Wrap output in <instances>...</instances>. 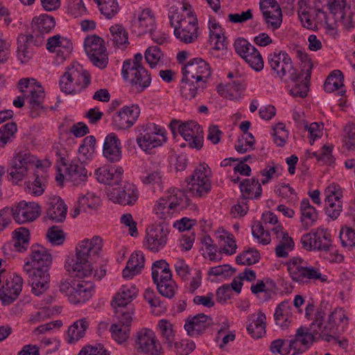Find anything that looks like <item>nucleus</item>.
<instances>
[{"label":"nucleus","mask_w":355,"mask_h":355,"mask_svg":"<svg viewBox=\"0 0 355 355\" xmlns=\"http://www.w3.org/2000/svg\"><path fill=\"white\" fill-rule=\"evenodd\" d=\"M103 239L95 236L91 239H84L76 248L75 258L66 260L64 268L71 275L78 278L92 276L94 267L92 262V254H98L102 249Z\"/></svg>","instance_id":"nucleus-1"},{"label":"nucleus","mask_w":355,"mask_h":355,"mask_svg":"<svg viewBox=\"0 0 355 355\" xmlns=\"http://www.w3.org/2000/svg\"><path fill=\"white\" fill-rule=\"evenodd\" d=\"M188 3L171 6L168 17L171 25L174 27V35L180 42L189 44L198 37V20L190 10Z\"/></svg>","instance_id":"nucleus-2"},{"label":"nucleus","mask_w":355,"mask_h":355,"mask_svg":"<svg viewBox=\"0 0 355 355\" xmlns=\"http://www.w3.org/2000/svg\"><path fill=\"white\" fill-rule=\"evenodd\" d=\"M324 313L318 311L315 319L311 324L310 329L318 337L327 342L337 340L334 336L340 331H343L348 324V318L345 311L342 308L335 309L329 315L328 321L323 325Z\"/></svg>","instance_id":"nucleus-3"},{"label":"nucleus","mask_w":355,"mask_h":355,"mask_svg":"<svg viewBox=\"0 0 355 355\" xmlns=\"http://www.w3.org/2000/svg\"><path fill=\"white\" fill-rule=\"evenodd\" d=\"M42 166V161L28 149H17L8 162V177L13 184H17L26 179L34 168L38 169Z\"/></svg>","instance_id":"nucleus-4"},{"label":"nucleus","mask_w":355,"mask_h":355,"mask_svg":"<svg viewBox=\"0 0 355 355\" xmlns=\"http://www.w3.org/2000/svg\"><path fill=\"white\" fill-rule=\"evenodd\" d=\"M286 266L290 277L296 283L304 284L317 280L322 283L327 282V275L322 274L319 268L308 266L307 263L300 257L290 259Z\"/></svg>","instance_id":"nucleus-5"},{"label":"nucleus","mask_w":355,"mask_h":355,"mask_svg":"<svg viewBox=\"0 0 355 355\" xmlns=\"http://www.w3.org/2000/svg\"><path fill=\"white\" fill-rule=\"evenodd\" d=\"M89 83V76L81 65L71 64L60 80L61 90L66 94H75Z\"/></svg>","instance_id":"nucleus-6"},{"label":"nucleus","mask_w":355,"mask_h":355,"mask_svg":"<svg viewBox=\"0 0 355 355\" xmlns=\"http://www.w3.org/2000/svg\"><path fill=\"white\" fill-rule=\"evenodd\" d=\"M170 128L173 134L179 132L182 138L188 142L191 148L200 149L203 144V131L201 126L196 121L182 122L173 119L170 123Z\"/></svg>","instance_id":"nucleus-7"},{"label":"nucleus","mask_w":355,"mask_h":355,"mask_svg":"<svg viewBox=\"0 0 355 355\" xmlns=\"http://www.w3.org/2000/svg\"><path fill=\"white\" fill-rule=\"evenodd\" d=\"M19 91L22 94L31 108V115L36 116L33 110H40L43 108L44 90L42 85L34 78H21L17 84Z\"/></svg>","instance_id":"nucleus-8"},{"label":"nucleus","mask_w":355,"mask_h":355,"mask_svg":"<svg viewBox=\"0 0 355 355\" xmlns=\"http://www.w3.org/2000/svg\"><path fill=\"white\" fill-rule=\"evenodd\" d=\"M137 143L144 151L162 146L166 141L164 128L155 123H147L141 127Z\"/></svg>","instance_id":"nucleus-9"},{"label":"nucleus","mask_w":355,"mask_h":355,"mask_svg":"<svg viewBox=\"0 0 355 355\" xmlns=\"http://www.w3.org/2000/svg\"><path fill=\"white\" fill-rule=\"evenodd\" d=\"M135 348L145 355H162L164 349L155 332L148 328L139 329L135 334Z\"/></svg>","instance_id":"nucleus-10"},{"label":"nucleus","mask_w":355,"mask_h":355,"mask_svg":"<svg viewBox=\"0 0 355 355\" xmlns=\"http://www.w3.org/2000/svg\"><path fill=\"white\" fill-rule=\"evenodd\" d=\"M85 51L92 63L100 68L105 69L108 64V53L104 40L96 35L87 36L84 42Z\"/></svg>","instance_id":"nucleus-11"},{"label":"nucleus","mask_w":355,"mask_h":355,"mask_svg":"<svg viewBox=\"0 0 355 355\" xmlns=\"http://www.w3.org/2000/svg\"><path fill=\"white\" fill-rule=\"evenodd\" d=\"M268 62L274 73L281 78L286 76H288L293 81L300 78L298 71L293 67L291 58L285 51L274 52L269 54Z\"/></svg>","instance_id":"nucleus-12"},{"label":"nucleus","mask_w":355,"mask_h":355,"mask_svg":"<svg viewBox=\"0 0 355 355\" xmlns=\"http://www.w3.org/2000/svg\"><path fill=\"white\" fill-rule=\"evenodd\" d=\"M310 6L298 8V17L302 26L308 29H313L315 25L314 21H316L320 24H324L326 28L329 31H335L337 18L335 17L334 21L329 20V17L319 8H316L314 14L311 12Z\"/></svg>","instance_id":"nucleus-13"},{"label":"nucleus","mask_w":355,"mask_h":355,"mask_svg":"<svg viewBox=\"0 0 355 355\" xmlns=\"http://www.w3.org/2000/svg\"><path fill=\"white\" fill-rule=\"evenodd\" d=\"M107 195L115 203L132 205L138 199L139 192L135 184L126 182L123 187H108Z\"/></svg>","instance_id":"nucleus-14"},{"label":"nucleus","mask_w":355,"mask_h":355,"mask_svg":"<svg viewBox=\"0 0 355 355\" xmlns=\"http://www.w3.org/2000/svg\"><path fill=\"white\" fill-rule=\"evenodd\" d=\"M24 271L28 275L34 295L39 296L49 288L50 275L47 268H33L28 263H25Z\"/></svg>","instance_id":"nucleus-15"},{"label":"nucleus","mask_w":355,"mask_h":355,"mask_svg":"<svg viewBox=\"0 0 355 355\" xmlns=\"http://www.w3.org/2000/svg\"><path fill=\"white\" fill-rule=\"evenodd\" d=\"M211 75L209 64L201 58H194L190 60L182 68V76L186 80H195L198 83L205 81Z\"/></svg>","instance_id":"nucleus-16"},{"label":"nucleus","mask_w":355,"mask_h":355,"mask_svg":"<svg viewBox=\"0 0 355 355\" xmlns=\"http://www.w3.org/2000/svg\"><path fill=\"white\" fill-rule=\"evenodd\" d=\"M10 210L12 218L19 224L33 221L41 213V207L37 203L24 200L19 202Z\"/></svg>","instance_id":"nucleus-17"},{"label":"nucleus","mask_w":355,"mask_h":355,"mask_svg":"<svg viewBox=\"0 0 355 355\" xmlns=\"http://www.w3.org/2000/svg\"><path fill=\"white\" fill-rule=\"evenodd\" d=\"M209 169L205 165H200L194 171L189 183L190 192L196 197L207 194L211 188L209 179Z\"/></svg>","instance_id":"nucleus-18"},{"label":"nucleus","mask_w":355,"mask_h":355,"mask_svg":"<svg viewBox=\"0 0 355 355\" xmlns=\"http://www.w3.org/2000/svg\"><path fill=\"white\" fill-rule=\"evenodd\" d=\"M46 49L55 54V62L61 64L69 57L73 46L69 39L56 35L48 39Z\"/></svg>","instance_id":"nucleus-19"},{"label":"nucleus","mask_w":355,"mask_h":355,"mask_svg":"<svg viewBox=\"0 0 355 355\" xmlns=\"http://www.w3.org/2000/svg\"><path fill=\"white\" fill-rule=\"evenodd\" d=\"M122 73L125 78L130 79L131 83L135 85L139 92L148 87L151 83L150 75L144 67L131 68L129 60L123 62Z\"/></svg>","instance_id":"nucleus-20"},{"label":"nucleus","mask_w":355,"mask_h":355,"mask_svg":"<svg viewBox=\"0 0 355 355\" xmlns=\"http://www.w3.org/2000/svg\"><path fill=\"white\" fill-rule=\"evenodd\" d=\"M139 113L140 110L138 106H124L112 115V124L119 130L128 129L135 123Z\"/></svg>","instance_id":"nucleus-21"},{"label":"nucleus","mask_w":355,"mask_h":355,"mask_svg":"<svg viewBox=\"0 0 355 355\" xmlns=\"http://www.w3.org/2000/svg\"><path fill=\"white\" fill-rule=\"evenodd\" d=\"M24 281L17 275H13L8 278L0 288V300L4 305L12 303L21 292Z\"/></svg>","instance_id":"nucleus-22"},{"label":"nucleus","mask_w":355,"mask_h":355,"mask_svg":"<svg viewBox=\"0 0 355 355\" xmlns=\"http://www.w3.org/2000/svg\"><path fill=\"white\" fill-rule=\"evenodd\" d=\"M168 231L166 225L158 224L147 232L146 243L147 248L153 252H158L166 244Z\"/></svg>","instance_id":"nucleus-23"},{"label":"nucleus","mask_w":355,"mask_h":355,"mask_svg":"<svg viewBox=\"0 0 355 355\" xmlns=\"http://www.w3.org/2000/svg\"><path fill=\"white\" fill-rule=\"evenodd\" d=\"M157 328L163 342L167 345L168 348L181 354L185 353V352L178 349L182 346L181 344H175L177 341L175 331L173 329V324L169 320L166 319L159 320L157 322ZM187 345L189 346V349L187 350L186 352L190 351L193 347V344H189Z\"/></svg>","instance_id":"nucleus-24"},{"label":"nucleus","mask_w":355,"mask_h":355,"mask_svg":"<svg viewBox=\"0 0 355 355\" xmlns=\"http://www.w3.org/2000/svg\"><path fill=\"white\" fill-rule=\"evenodd\" d=\"M212 323L211 318L199 313L186 320L184 329L189 336L195 337L202 334Z\"/></svg>","instance_id":"nucleus-25"},{"label":"nucleus","mask_w":355,"mask_h":355,"mask_svg":"<svg viewBox=\"0 0 355 355\" xmlns=\"http://www.w3.org/2000/svg\"><path fill=\"white\" fill-rule=\"evenodd\" d=\"M30 267L33 268H47L49 269L52 262V257L49 252L40 245H33L31 248Z\"/></svg>","instance_id":"nucleus-26"},{"label":"nucleus","mask_w":355,"mask_h":355,"mask_svg":"<svg viewBox=\"0 0 355 355\" xmlns=\"http://www.w3.org/2000/svg\"><path fill=\"white\" fill-rule=\"evenodd\" d=\"M155 27L154 15L149 9L144 10L132 21V30L138 35L153 31Z\"/></svg>","instance_id":"nucleus-27"},{"label":"nucleus","mask_w":355,"mask_h":355,"mask_svg":"<svg viewBox=\"0 0 355 355\" xmlns=\"http://www.w3.org/2000/svg\"><path fill=\"white\" fill-rule=\"evenodd\" d=\"M103 154L112 162H118L121 158V144L115 133L108 134L104 141Z\"/></svg>","instance_id":"nucleus-28"},{"label":"nucleus","mask_w":355,"mask_h":355,"mask_svg":"<svg viewBox=\"0 0 355 355\" xmlns=\"http://www.w3.org/2000/svg\"><path fill=\"white\" fill-rule=\"evenodd\" d=\"M67 207L64 202L58 196L49 198L46 216L55 223L62 222L67 215Z\"/></svg>","instance_id":"nucleus-29"},{"label":"nucleus","mask_w":355,"mask_h":355,"mask_svg":"<svg viewBox=\"0 0 355 355\" xmlns=\"http://www.w3.org/2000/svg\"><path fill=\"white\" fill-rule=\"evenodd\" d=\"M137 293L138 290L135 286H123L113 297L111 304L114 309L125 306L136 297Z\"/></svg>","instance_id":"nucleus-30"},{"label":"nucleus","mask_w":355,"mask_h":355,"mask_svg":"<svg viewBox=\"0 0 355 355\" xmlns=\"http://www.w3.org/2000/svg\"><path fill=\"white\" fill-rule=\"evenodd\" d=\"M74 290L69 295V302L73 304L83 303L88 300L92 295V285L87 282H74Z\"/></svg>","instance_id":"nucleus-31"},{"label":"nucleus","mask_w":355,"mask_h":355,"mask_svg":"<svg viewBox=\"0 0 355 355\" xmlns=\"http://www.w3.org/2000/svg\"><path fill=\"white\" fill-rule=\"evenodd\" d=\"M144 256L141 252L132 253L126 264L125 268L123 270L122 275L123 278H132L140 272L144 266Z\"/></svg>","instance_id":"nucleus-32"},{"label":"nucleus","mask_w":355,"mask_h":355,"mask_svg":"<svg viewBox=\"0 0 355 355\" xmlns=\"http://www.w3.org/2000/svg\"><path fill=\"white\" fill-rule=\"evenodd\" d=\"M216 236L219 244L220 252L226 254H233L237 248L234 237L224 229H218L216 232Z\"/></svg>","instance_id":"nucleus-33"},{"label":"nucleus","mask_w":355,"mask_h":355,"mask_svg":"<svg viewBox=\"0 0 355 355\" xmlns=\"http://www.w3.org/2000/svg\"><path fill=\"white\" fill-rule=\"evenodd\" d=\"M174 211L162 197L155 203L153 208L154 219L159 224L164 225L171 218Z\"/></svg>","instance_id":"nucleus-34"},{"label":"nucleus","mask_w":355,"mask_h":355,"mask_svg":"<svg viewBox=\"0 0 355 355\" xmlns=\"http://www.w3.org/2000/svg\"><path fill=\"white\" fill-rule=\"evenodd\" d=\"M33 35H20L17 38V57L21 63L28 62L33 55L32 49L31 48V42H32Z\"/></svg>","instance_id":"nucleus-35"},{"label":"nucleus","mask_w":355,"mask_h":355,"mask_svg":"<svg viewBox=\"0 0 355 355\" xmlns=\"http://www.w3.org/2000/svg\"><path fill=\"white\" fill-rule=\"evenodd\" d=\"M301 223L305 229L311 227L318 218V212L311 205L308 199H304L300 203Z\"/></svg>","instance_id":"nucleus-36"},{"label":"nucleus","mask_w":355,"mask_h":355,"mask_svg":"<svg viewBox=\"0 0 355 355\" xmlns=\"http://www.w3.org/2000/svg\"><path fill=\"white\" fill-rule=\"evenodd\" d=\"M162 178L163 174L159 164L153 163L139 178L144 184L161 186Z\"/></svg>","instance_id":"nucleus-37"},{"label":"nucleus","mask_w":355,"mask_h":355,"mask_svg":"<svg viewBox=\"0 0 355 355\" xmlns=\"http://www.w3.org/2000/svg\"><path fill=\"white\" fill-rule=\"evenodd\" d=\"M66 174L74 184H79L87 178V170L81 163L78 162L70 163L66 168Z\"/></svg>","instance_id":"nucleus-38"},{"label":"nucleus","mask_w":355,"mask_h":355,"mask_svg":"<svg viewBox=\"0 0 355 355\" xmlns=\"http://www.w3.org/2000/svg\"><path fill=\"white\" fill-rule=\"evenodd\" d=\"M241 191L245 198H257L260 197L262 188L257 179H247L240 184Z\"/></svg>","instance_id":"nucleus-39"},{"label":"nucleus","mask_w":355,"mask_h":355,"mask_svg":"<svg viewBox=\"0 0 355 355\" xmlns=\"http://www.w3.org/2000/svg\"><path fill=\"white\" fill-rule=\"evenodd\" d=\"M251 323L248 327V331L254 338H261L266 334V315L259 311L257 315L252 316Z\"/></svg>","instance_id":"nucleus-40"},{"label":"nucleus","mask_w":355,"mask_h":355,"mask_svg":"<svg viewBox=\"0 0 355 355\" xmlns=\"http://www.w3.org/2000/svg\"><path fill=\"white\" fill-rule=\"evenodd\" d=\"M172 274L169 264L163 259L156 261L152 266V277L153 282L157 284L171 277Z\"/></svg>","instance_id":"nucleus-41"},{"label":"nucleus","mask_w":355,"mask_h":355,"mask_svg":"<svg viewBox=\"0 0 355 355\" xmlns=\"http://www.w3.org/2000/svg\"><path fill=\"white\" fill-rule=\"evenodd\" d=\"M293 318L291 306L288 302H282L276 308L274 318L277 325L284 327Z\"/></svg>","instance_id":"nucleus-42"},{"label":"nucleus","mask_w":355,"mask_h":355,"mask_svg":"<svg viewBox=\"0 0 355 355\" xmlns=\"http://www.w3.org/2000/svg\"><path fill=\"white\" fill-rule=\"evenodd\" d=\"M31 24L34 31L43 34L47 33L53 29L55 27V21L53 17L44 14L34 17Z\"/></svg>","instance_id":"nucleus-43"},{"label":"nucleus","mask_w":355,"mask_h":355,"mask_svg":"<svg viewBox=\"0 0 355 355\" xmlns=\"http://www.w3.org/2000/svg\"><path fill=\"white\" fill-rule=\"evenodd\" d=\"M88 326L89 322L85 318L75 322L69 327L67 331L68 343H73L83 338Z\"/></svg>","instance_id":"nucleus-44"},{"label":"nucleus","mask_w":355,"mask_h":355,"mask_svg":"<svg viewBox=\"0 0 355 355\" xmlns=\"http://www.w3.org/2000/svg\"><path fill=\"white\" fill-rule=\"evenodd\" d=\"M15 250L22 252L27 250L29 245V231L24 227H19L13 232Z\"/></svg>","instance_id":"nucleus-45"},{"label":"nucleus","mask_w":355,"mask_h":355,"mask_svg":"<svg viewBox=\"0 0 355 355\" xmlns=\"http://www.w3.org/2000/svg\"><path fill=\"white\" fill-rule=\"evenodd\" d=\"M343 86V76L340 71H333L326 79L324 84V90L331 93L338 90Z\"/></svg>","instance_id":"nucleus-46"},{"label":"nucleus","mask_w":355,"mask_h":355,"mask_svg":"<svg viewBox=\"0 0 355 355\" xmlns=\"http://www.w3.org/2000/svg\"><path fill=\"white\" fill-rule=\"evenodd\" d=\"M112 338L119 344L125 343L130 336V328L123 324L114 323L110 328Z\"/></svg>","instance_id":"nucleus-47"},{"label":"nucleus","mask_w":355,"mask_h":355,"mask_svg":"<svg viewBox=\"0 0 355 355\" xmlns=\"http://www.w3.org/2000/svg\"><path fill=\"white\" fill-rule=\"evenodd\" d=\"M315 250L327 251L331 245L330 234L327 230L318 228L315 230Z\"/></svg>","instance_id":"nucleus-48"},{"label":"nucleus","mask_w":355,"mask_h":355,"mask_svg":"<svg viewBox=\"0 0 355 355\" xmlns=\"http://www.w3.org/2000/svg\"><path fill=\"white\" fill-rule=\"evenodd\" d=\"M325 213L333 220L337 219L343 211L341 198L325 199Z\"/></svg>","instance_id":"nucleus-49"},{"label":"nucleus","mask_w":355,"mask_h":355,"mask_svg":"<svg viewBox=\"0 0 355 355\" xmlns=\"http://www.w3.org/2000/svg\"><path fill=\"white\" fill-rule=\"evenodd\" d=\"M205 81L198 83V85L195 83V80H184V76L182 79L181 94L187 99H192L196 95L198 89L200 87L203 88L205 86Z\"/></svg>","instance_id":"nucleus-50"},{"label":"nucleus","mask_w":355,"mask_h":355,"mask_svg":"<svg viewBox=\"0 0 355 355\" xmlns=\"http://www.w3.org/2000/svg\"><path fill=\"white\" fill-rule=\"evenodd\" d=\"M111 34V40L116 46L128 43V33L122 25L115 24L110 28Z\"/></svg>","instance_id":"nucleus-51"},{"label":"nucleus","mask_w":355,"mask_h":355,"mask_svg":"<svg viewBox=\"0 0 355 355\" xmlns=\"http://www.w3.org/2000/svg\"><path fill=\"white\" fill-rule=\"evenodd\" d=\"M299 74L300 78L293 81L295 84L290 90V92L295 97L304 98L309 92V80L310 78H305V75Z\"/></svg>","instance_id":"nucleus-52"},{"label":"nucleus","mask_w":355,"mask_h":355,"mask_svg":"<svg viewBox=\"0 0 355 355\" xmlns=\"http://www.w3.org/2000/svg\"><path fill=\"white\" fill-rule=\"evenodd\" d=\"M98 5L101 12L107 19H110L115 16L119 10V6L116 0H98Z\"/></svg>","instance_id":"nucleus-53"},{"label":"nucleus","mask_w":355,"mask_h":355,"mask_svg":"<svg viewBox=\"0 0 355 355\" xmlns=\"http://www.w3.org/2000/svg\"><path fill=\"white\" fill-rule=\"evenodd\" d=\"M184 197V193L182 191L177 189H171L166 195L162 198L167 202V204L170 205L173 211H175L177 207L182 203Z\"/></svg>","instance_id":"nucleus-54"},{"label":"nucleus","mask_w":355,"mask_h":355,"mask_svg":"<svg viewBox=\"0 0 355 355\" xmlns=\"http://www.w3.org/2000/svg\"><path fill=\"white\" fill-rule=\"evenodd\" d=\"M159 293L168 298H171L174 296L177 291V285L171 277L163 280L162 282L155 284Z\"/></svg>","instance_id":"nucleus-55"},{"label":"nucleus","mask_w":355,"mask_h":355,"mask_svg":"<svg viewBox=\"0 0 355 355\" xmlns=\"http://www.w3.org/2000/svg\"><path fill=\"white\" fill-rule=\"evenodd\" d=\"M16 132L17 125L13 122H9L0 128V141L3 146L12 141Z\"/></svg>","instance_id":"nucleus-56"},{"label":"nucleus","mask_w":355,"mask_h":355,"mask_svg":"<svg viewBox=\"0 0 355 355\" xmlns=\"http://www.w3.org/2000/svg\"><path fill=\"white\" fill-rule=\"evenodd\" d=\"M279 243L275 248L276 255L278 257H286L288 252L294 248V242L291 237L286 236L279 239Z\"/></svg>","instance_id":"nucleus-57"},{"label":"nucleus","mask_w":355,"mask_h":355,"mask_svg":"<svg viewBox=\"0 0 355 355\" xmlns=\"http://www.w3.org/2000/svg\"><path fill=\"white\" fill-rule=\"evenodd\" d=\"M35 179L34 181H28L26 183L25 190L28 194L39 196H41L44 191V188L42 182V178L38 174L34 173Z\"/></svg>","instance_id":"nucleus-58"},{"label":"nucleus","mask_w":355,"mask_h":355,"mask_svg":"<svg viewBox=\"0 0 355 355\" xmlns=\"http://www.w3.org/2000/svg\"><path fill=\"white\" fill-rule=\"evenodd\" d=\"M252 232L254 237L257 239L260 243L266 245L270 242L269 232L264 230L263 225L260 222H255L252 225Z\"/></svg>","instance_id":"nucleus-59"},{"label":"nucleus","mask_w":355,"mask_h":355,"mask_svg":"<svg viewBox=\"0 0 355 355\" xmlns=\"http://www.w3.org/2000/svg\"><path fill=\"white\" fill-rule=\"evenodd\" d=\"M259 253L255 250L249 249L236 257V263L242 265H252L259 261Z\"/></svg>","instance_id":"nucleus-60"},{"label":"nucleus","mask_w":355,"mask_h":355,"mask_svg":"<svg viewBox=\"0 0 355 355\" xmlns=\"http://www.w3.org/2000/svg\"><path fill=\"white\" fill-rule=\"evenodd\" d=\"M262 15L268 29L275 31L280 27L282 23V12L271 14L262 12Z\"/></svg>","instance_id":"nucleus-61"},{"label":"nucleus","mask_w":355,"mask_h":355,"mask_svg":"<svg viewBox=\"0 0 355 355\" xmlns=\"http://www.w3.org/2000/svg\"><path fill=\"white\" fill-rule=\"evenodd\" d=\"M344 144L349 150H355V125L348 123L344 128Z\"/></svg>","instance_id":"nucleus-62"},{"label":"nucleus","mask_w":355,"mask_h":355,"mask_svg":"<svg viewBox=\"0 0 355 355\" xmlns=\"http://www.w3.org/2000/svg\"><path fill=\"white\" fill-rule=\"evenodd\" d=\"M163 56L162 53L157 46L148 47L145 53V59L150 67H154Z\"/></svg>","instance_id":"nucleus-63"},{"label":"nucleus","mask_w":355,"mask_h":355,"mask_svg":"<svg viewBox=\"0 0 355 355\" xmlns=\"http://www.w3.org/2000/svg\"><path fill=\"white\" fill-rule=\"evenodd\" d=\"M341 243L345 247H355V231L350 227H343L340 232Z\"/></svg>","instance_id":"nucleus-64"}]
</instances>
